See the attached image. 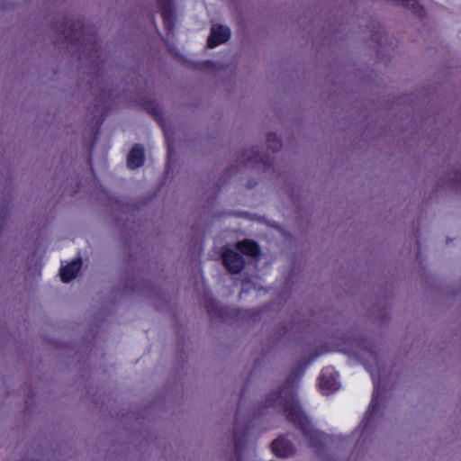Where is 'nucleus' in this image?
I'll use <instances>...</instances> for the list:
<instances>
[{
	"mask_svg": "<svg viewBox=\"0 0 461 461\" xmlns=\"http://www.w3.org/2000/svg\"><path fill=\"white\" fill-rule=\"evenodd\" d=\"M334 386H335V384H331V387H329V388H330V390H336V389H337V387H334Z\"/></svg>",
	"mask_w": 461,
	"mask_h": 461,
	"instance_id": "nucleus-11",
	"label": "nucleus"
},
{
	"mask_svg": "<svg viewBox=\"0 0 461 461\" xmlns=\"http://www.w3.org/2000/svg\"><path fill=\"white\" fill-rule=\"evenodd\" d=\"M237 248L244 254L249 256H258L259 249L258 245L251 240H244L237 244Z\"/></svg>",
	"mask_w": 461,
	"mask_h": 461,
	"instance_id": "nucleus-6",
	"label": "nucleus"
},
{
	"mask_svg": "<svg viewBox=\"0 0 461 461\" xmlns=\"http://www.w3.org/2000/svg\"><path fill=\"white\" fill-rule=\"evenodd\" d=\"M144 163V149L140 146H135L128 156V167L131 169L140 167Z\"/></svg>",
	"mask_w": 461,
	"mask_h": 461,
	"instance_id": "nucleus-5",
	"label": "nucleus"
},
{
	"mask_svg": "<svg viewBox=\"0 0 461 461\" xmlns=\"http://www.w3.org/2000/svg\"><path fill=\"white\" fill-rule=\"evenodd\" d=\"M320 386L322 390H325V384H324V375H322L320 379Z\"/></svg>",
	"mask_w": 461,
	"mask_h": 461,
	"instance_id": "nucleus-8",
	"label": "nucleus"
},
{
	"mask_svg": "<svg viewBox=\"0 0 461 461\" xmlns=\"http://www.w3.org/2000/svg\"><path fill=\"white\" fill-rule=\"evenodd\" d=\"M330 390V389L329 387H327V390L324 392V393H329Z\"/></svg>",
	"mask_w": 461,
	"mask_h": 461,
	"instance_id": "nucleus-13",
	"label": "nucleus"
},
{
	"mask_svg": "<svg viewBox=\"0 0 461 461\" xmlns=\"http://www.w3.org/2000/svg\"><path fill=\"white\" fill-rule=\"evenodd\" d=\"M226 267L233 273L240 272L244 267L242 257L233 250H226L222 255Z\"/></svg>",
	"mask_w": 461,
	"mask_h": 461,
	"instance_id": "nucleus-2",
	"label": "nucleus"
},
{
	"mask_svg": "<svg viewBox=\"0 0 461 461\" xmlns=\"http://www.w3.org/2000/svg\"><path fill=\"white\" fill-rule=\"evenodd\" d=\"M334 386H335V384H331V387H329V388H330V390H336V389H337V387H334Z\"/></svg>",
	"mask_w": 461,
	"mask_h": 461,
	"instance_id": "nucleus-12",
	"label": "nucleus"
},
{
	"mask_svg": "<svg viewBox=\"0 0 461 461\" xmlns=\"http://www.w3.org/2000/svg\"><path fill=\"white\" fill-rule=\"evenodd\" d=\"M230 37V31L221 24H213L211 28V34L208 38V45L214 48L225 43Z\"/></svg>",
	"mask_w": 461,
	"mask_h": 461,
	"instance_id": "nucleus-1",
	"label": "nucleus"
},
{
	"mask_svg": "<svg viewBox=\"0 0 461 461\" xmlns=\"http://www.w3.org/2000/svg\"><path fill=\"white\" fill-rule=\"evenodd\" d=\"M288 416L294 421L297 420L298 422L303 424V417L302 413L298 410L294 409V411H289Z\"/></svg>",
	"mask_w": 461,
	"mask_h": 461,
	"instance_id": "nucleus-7",
	"label": "nucleus"
},
{
	"mask_svg": "<svg viewBox=\"0 0 461 461\" xmlns=\"http://www.w3.org/2000/svg\"><path fill=\"white\" fill-rule=\"evenodd\" d=\"M163 17H164L166 23H167V14L166 12H163Z\"/></svg>",
	"mask_w": 461,
	"mask_h": 461,
	"instance_id": "nucleus-10",
	"label": "nucleus"
},
{
	"mask_svg": "<svg viewBox=\"0 0 461 461\" xmlns=\"http://www.w3.org/2000/svg\"><path fill=\"white\" fill-rule=\"evenodd\" d=\"M303 431H304V433H305L307 436H309L310 439H312V436H311V432H312V431H311V430H308V429H306V428H304V427H303Z\"/></svg>",
	"mask_w": 461,
	"mask_h": 461,
	"instance_id": "nucleus-9",
	"label": "nucleus"
},
{
	"mask_svg": "<svg viewBox=\"0 0 461 461\" xmlns=\"http://www.w3.org/2000/svg\"><path fill=\"white\" fill-rule=\"evenodd\" d=\"M81 267V260L79 258L71 261L67 266L60 269V276L63 282H69L77 274Z\"/></svg>",
	"mask_w": 461,
	"mask_h": 461,
	"instance_id": "nucleus-4",
	"label": "nucleus"
},
{
	"mask_svg": "<svg viewBox=\"0 0 461 461\" xmlns=\"http://www.w3.org/2000/svg\"><path fill=\"white\" fill-rule=\"evenodd\" d=\"M274 454L280 457L290 456L294 453V447L285 438H278L272 443Z\"/></svg>",
	"mask_w": 461,
	"mask_h": 461,
	"instance_id": "nucleus-3",
	"label": "nucleus"
}]
</instances>
